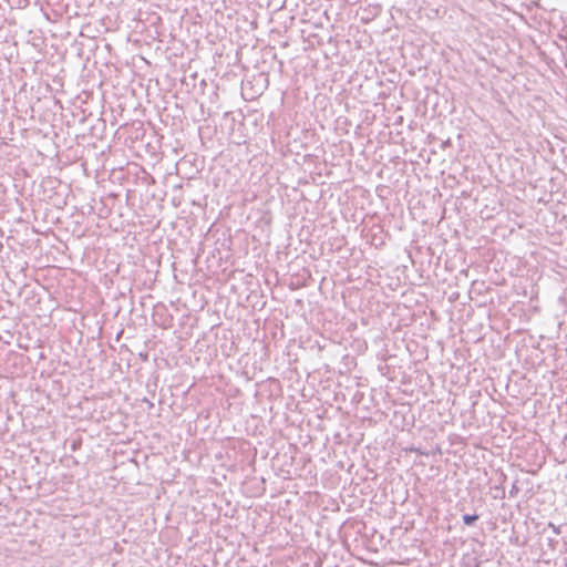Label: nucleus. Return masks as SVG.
Listing matches in <instances>:
<instances>
[{
  "mask_svg": "<svg viewBox=\"0 0 567 567\" xmlns=\"http://www.w3.org/2000/svg\"><path fill=\"white\" fill-rule=\"evenodd\" d=\"M480 518L478 515L476 514H473V515H470V514H465L463 515L462 519L464 522L465 525H473L477 519Z\"/></svg>",
  "mask_w": 567,
  "mask_h": 567,
  "instance_id": "1",
  "label": "nucleus"
},
{
  "mask_svg": "<svg viewBox=\"0 0 567 567\" xmlns=\"http://www.w3.org/2000/svg\"><path fill=\"white\" fill-rule=\"evenodd\" d=\"M548 528H550L555 535L560 534V528L558 526L554 525L553 523H548Z\"/></svg>",
  "mask_w": 567,
  "mask_h": 567,
  "instance_id": "2",
  "label": "nucleus"
}]
</instances>
